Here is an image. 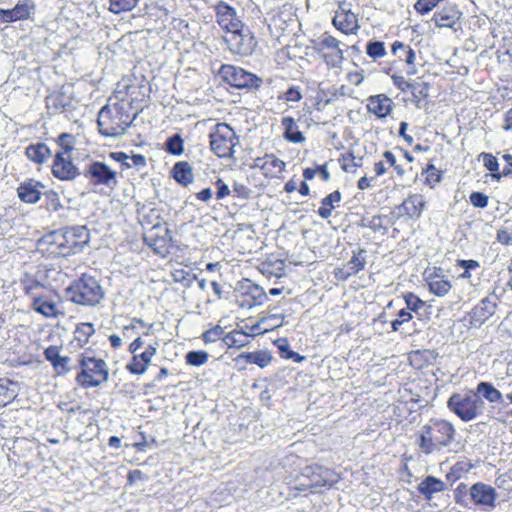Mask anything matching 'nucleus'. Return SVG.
<instances>
[{"label": "nucleus", "mask_w": 512, "mask_h": 512, "mask_svg": "<svg viewBox=\"0 0 512 512\" xmlns=\"http://www.w3.org/2000/svg\"><path fill=\"white\" fill-rule=\"evenodd\" d=\"M279 100H285L287 102H299L302 99L301 91L298 87H290L286 92L278 96Z\"/></svg>", "instance_id": "obj_52"}, {"label": "nucleus", "mask_w": 512, "mask_h": 512, "mask_svg": "<svg viewBox=\"0 0 512 512\" xmlns=\"http://www.w3.org/2000/svg\"><path fill=\"white\" fill-rule=\"evenodd\" d=\"M65 292L68 300L83 306H96L104 296L99 282L86 274L71 283Z\"/></svg>", "instance_id": "obj_4"}, {"label": "nucleus", "mask_w": 512, "mask_h": 512, "mask_svg": "<svg viewBox=\"0 0 512 512\" xmlns=\"http://www.w3.org/2000/svg\"><path fill=\"white\" fill-rule=\"evenodd\" d=\"M47 290L43 284L38 281L29 279L24 282V291L31 298V303L35 297L40 296Z\"/></svg>", "instance_id": "obj_42"}, {"label": "nucleus", "mask_w": 512, "mask_h": 512, "mask_svg": "<svg viewBox=\"0 0 512 512\" xmlns=\"http://www.w3.org/2000/svg\"><path fill=\"white\" fill-rule=\"evenodd\" d=\"M247 335L240 331H234L232 333H229L225 335L224 342L228 346H238L241 347L244 344V339Z\"/></svg>", "instance_id": "obj_51"}, {"label": "nucleus", "mask_w": 512, "mask_h": 512, "mask_svg": "<svg viewBox=\"0 0 512 512\" xmlns=\"http://www.w3.org/2000/svg\"><path fill=\"white\" fill-rule=\"evenodd\" d=\"M460 12L454 6L444 7L434 14V21L438 27H453L459 19Z\"/></svg>", "instance_id": "obj_32"}, {"label": "nucleus", "mask_w": 512, "mask_h": 512, "mask_svg": "<svg viewBox=\"0 0 512 512\" xmlns=\"http://www.w3.org/2000/svg\"><path fill=\"white\" fill-rule=\"evenodd\" d=\"M53 175L60 180H73L80 172L72 163L70 155L65 156L64 153L57 152L52 166Z\"/></svg>", "instance_id": "obj_14"}, {"label": "nucleus", "mask_w": 512, "mask_h": 512, "mask_svg": "<svg viewBox=\"0 0 512 512\" xmlns=\"http://www.w3.org/2000/svg\"><path fill=\"white\" fill-rule=\"evenodd\" d=\"M366 54L373 58L378 59L386 55V49L384 42L381 41H370L366 46Z\"/></svg>", "instance_id": "obj_45"}, {"label": "nucleus", "mask_w": 512, "mask_h": 512, "mask_svg": "<svg viewBox=\"0 0 512 512\" xmlns=\"http://www.w3.org/2000/svg\"><path fill=\"white\" fill-rule=\"evenodd\" d=\"M473 468L474 464L468 458H463L451 465L448 473L445 474V479L451 484L455 483L468 474Z\"/></svg>", "instance_id": "obj_31"}, {"label": "nucleus", "mask_w": 512, "mask_h": 512, "mask_svg": "<svg viewBox=\"0 0 512 512\" xmlns=\"http://www.w3.org/2000/svg\"><path fill=\"white\" fill-rule=\"evenodd\" d=\"M342 199L341 193L336 190L322 199V206L318 209L321 218L327 219L332 215L334 204L339 203Z\"/></svg>", "instance_id": "obj_35"}, {"label": "nucleus", "mask_w": 512, "mask_h": 512, "mask_svg": "<svg viewBox=\"0 0 512 512\" xmlns=\"http://www.w3.org/2000/svg\"><path fill=\"white\" fill-rule=\"evenodd\" d=\"M392 104L393 102L389 97L380 94L369 97L367 108L369 112L375 114L377 117L384 118L390 114Z\"/></svg>", "instance_id": "obj_26"}, {"label": "nucleus", "mask_w": 512, "mask_h": 512, "mask_svg": "<svg viewBox=\"0 0 512 512\" xmlns=\"http://www.w3.org/2000/svg\"><path fill=\"white\" fill-rule=\"evenodd\" d=\"M251 167L261 170L266 177L274 178L279 177L284 171L285 162L273 154H266L263 157H257Z\"/></svg>", "instance_id": "obj_17"}, {"label": "nucleus", "mask_w": 512, "mask_h": 512, "mask_svg": "<svg viewBox=\"0 0 512 512\" xmlns=\"http://www.w3.org/2000/svg\"><path fill=\"white\" fill-rule=\"evenodd\" d=\"M427 386H404L400 387L398 393L400 394V403H423L427 402L425 395L427 394Z\"/></svg>", "instance_id": "obj_27"}, {"label": "nucleus", "mask_w": 512, "mask_h": 512, "mask_svg": "<svg viewBox=\"0 0 512 512\" xmlns=\"http://www.w3.org/2000/svg\"><path fill=\"white\" fill-rule=\"evenodd\" d=\"M455 437L456 429L451 422L432 418L415 434V444L424 455H432L448 448Z\"/></svg>", "instance_id": "obj_1"}, {"label": "nucleus", "mask_w": 512, "mask_h": 512, "mask_svg": "<svg viewBox=\"0 0 512 512\" xmlns=\"http://www.w3.org/2000/svg\"><path fill=\"white\" fill-rule=\"evenodd\" d=\"M94 333L95 329L92 323H80L74 331V337L81 345H85Z\"/></svg>", "instance_id": "obj_39"}, {"label": "nucleus", "mask_w": 512, "mask_h": 512, "mask_svg": "<svg viewBox=\"0 0 512 512\" xmlns=\"http://www.w3.org/2000/svg\"><path fill=\"white\" fill-rule=\"evenodd\" d=\"M497 240L502 245H512V224H505L498 230Z\"/></svg>", "instance_id": "obj_48"}, {"label": "nucleus", "mask_w": 512, "mask_h": 512, "mask_svg": "<svg viewBox=\"0 0 512 512\" xmlns=\"http://www.w3.org/2000/svg\"><path fill=\"white\" fill-rule=\"evenodd\" d=\"M283 127V138L291 143L298 144L305 141L304 134L300 131L299 126L292 117H283L281 120Z\"/></svg>", "instance_id": "obj_29"}, {"label": "nucleus", "mask_w": 512, "mask_h": 512, "mask_svg": "<svg viewBox=\"0 0 512 512\" xmlns=\"http://www.w3.org/2000/svg\"><path fill=\"white\" fill-rule=\"evenodd\" d=\"M439 1L440 0H418L414 8L420 14H426L436 7Z\"/></svg>", "instance_id": "obj_54"}, {"label": "nucleus", "mask_w": 512, "mask_h": 512, "mask_svg": "<svg viewBox=\"0 0 512 512\" xmlns=\"http://www.w3.org/2000/svg\"><path fill=\"white\" fill-rule=\"evenodd\" d=\"M474 393L479 394L480 401L483 398L488 402L494 403L501 399V393L494 386H476Z\"/></svg>", "instance_id": "obj_40"}, {"label": "nucleus", "mask_w": 512, "mask_h": 512, "mask_svg": "<svg viewBox=\"0 0 512 512\" xmlns=\"http://www.w3.org/2000/svg\"><path fill=\"white\" fill-rule=\"evenodd\" d=\"M131 163H125L126 168L136 167L137 169L144 168L146 166V158L141 154H135L129 157Z\"/></svg>", "instance_id": "obj_62"}, {"label": "nucleus", "mask_w": 512, "mask_h": 512, "mask_svg": "<svg viewBox=\"0 0 512 512\" xmlns=\"http://www.w3.org/2000/svg\"><path fill=\"white\" fill-rule=\"evenodd\" d=\"M110 97L108 104L103 106L97 118L99 132L106 137H118L126 133L135 119L131 116V103L128 100L121 99L112 103Z\"/></svg>", "instance_id": "obj_2"}, {"label": "nucleus", "mask_w": 512, "mask_h": 512, "mask_svg": "<svg viewBox=\"0 0 512 512\" xmlns=\"http://www.w3.org/2000/svg\"><path fill=\"white\" fill-rule=\"evenodd\" d=\"M391 51L394 55L398 57L400 61H403L407 64V74L414 75L417 70L415 67L416 53L415 51L408 45L400 41H395L392 44Z\"/></svg>", "instance_id": "obj_24"}, {"label": "nucleus", "mask_w": 512, "mask_h": 512, "mask_svg": "<svg viewBox=\"0 0 512 512\" xmlns=\"http://www.w3.org/2000/svg\"><path fill=\"white\" fill-rule=\"evenodd\" d=\"M209 139L210 148L218 157L234 158V148L239 144V138L228 124H216Z\"/></svg>", "instance_id": "obj_6"}, {"label": "nucleus", "mask_w": 512, "mask_h": 512, "mask_svg": "<svg viewBox=\"0 0 512 512\" xmlns=\"http://www.w3.org/2000/svg\"><path fill=\"white\" fill-rule=\"evenodd\" d=\"M155 352H156L155 348H153L152 346H149L145 349L144 352H142L141 354H137V356H139L141 361H143L147 365L150 362L153 355L155 354Z\"/></svg>", "instance_id": "obj_64"}, {"label": "nucleus", "mask_w": 512, "mask_h": 512, "mask_svg": "<svg viewBox=\"0 0 512 512\" xmlns=\"http://www.w3.org/2000/svg\"><path fill=\"white\" fill-rule=\"evenodd\" d=\"M31 306L34 311L47 318H57L59 315H63L58 295L49 290H45L40 296L35 297Z\"/></svg>", "instance_id": "obj_12"}, {"label": "nucleus", "mask_w": 512, "mask_h": 512, "mask_svg": "<svg viewBox=\"0 0 512 512\" xmlns=\"http://www.w3.org/2000/svg\"><path fill=\"white\" fill-rule=\"evenodd\" d=\"M145 479L146 475H144L140 469L130 470L127 475V485L132 486Z\"/></svg>", "instance_id": "obj_61"}, {"label": "nucleus", "mask_w": 512, "mask_h": 512, "mask_svg": "<svg viewBox=\"0 0 512 512\" xmlns=\"http://www.w3.org/2000/svg\"><path fill=\"white\" fill-rule=\"evenodd\" d=\"M391 79L393 84L402 92L415 89V84L408 82L402 75L393 74Z\"/></svg>", "instance_id": "obj_53"}, {"label": "nucleus", "mask_w": 512, "mask_h": 512, "mask_svg": "<svg viewBox=\"0 0 512 512\" xmlns=\"http://www.w3.org/2000/svg\"><path fill=\"white\" fill-rule=\"evenodd\" d=\"M224 330L220 326H215L202 334V339L205 343H213L221 339Z\"/></svg>", "instance_id": "obj_50"}, {"label": "nucleus", "mask_w": 512, "mask_h": 512, "mask_svg": "<svg viewBox=\"0 0 512 512\" xmlns=\"http://www.w3.org/2000/svg\"><path fill=\"white\" fill-rule=\"evenodd\" d=\"M58 236H63L62 229L49 233L43 237L42 241L44 244L49 246L51 253L62 256L63 241H60Z\"/></svg>", "instance_id": "obj_37"}, {"label": "nucleus", "mask_w": 512, "mask_h": 512, "mask_svg": "<svg viewBox=\"0 0 512 512\" xmlns=\"http://www.w3.org/2000/svg\"><path fill=\"white\" fill-rule=\"evenodd\" d=\"M59 408L62 411H66L67 413L71 414L89 415V420H91L94 416V413L90 409L83 408L74 402H60Z\"/></svg>", "instance_id": "obj_43"}, {"label": "nucleus", "mask_w": 512, "mask_h": 512, "mask_svg": "<svg viewBox=\"0 0 512 512\" xmlns=\"http://www.w3.org/2000/svg\"><path fill=\"white\" fill-rule=\"evenodd\" d=\"M167 235L168 228L158 220L152 226L151 230L144 234V241L156 250L158 247H163L165 245Z\"/></svg>", "instance_id": "obj_28"}, {"label": "nucleus", "mask_w": 512, "mask_h": 512, "mask_svg": "<svg viewBox=\"0 0 512 512\" xmlns=\"http://www.w3.org/2000/svg\"><path fill=\"white\" fill-rule=\"evenodd\" d=\"M216 185L218 188L216 193L217 199H223L230 194L228 185H226L221 179L217 180Z\"/></svg>", "instance_id": "obj_63"}, {"label": "nucleus", "mask_w": 512, "mask_h": 512, "mask_svg": "<svg viewBox=\"0 0 512 512\" xmlns=\"http://www.w3.org/2000/svg\"><path fill=\"white\" fill-rule=\"evenodd\" d=\"M79 365L81 372L76 379L80 384H102L108 381L109 372L104 360L83 354Z\"/></svg>", "instance_id": "obj_7"}, {"label": "nucleus", "mask_w": 512, "mask_h": 512, "mask_svg": "<svg viewBox=\"0 0 512 512\" xmlns=\"http://www.w3.org/2000/svg\"><path fill=\"white\" fill-rule=\"evenodd\" d=\"M484 166L487 170L493 172H497L499 168L498 160L495 156L489 153H482Z\"/></svg>", "instance_id": "obj_58"}, {"label": "nucleus", "mask_w": 512, "mask_h": 512, "mask_svg": "<svg viewBox=\"0 0 512 512\" xmlns=\"http://www.w3.org/2000/svg\"><path fill=\"white\" fill-rule=\"evenodd\" d=\"M286 313L278 307L269 308L266 314L252 327L257 333H265L274 330L285 324Z\"/></svg>", "instance_id": "obj_15"}, {"label": "nucleus", "mask_w": 512, "mask_h": 512, "mask_svg": "<svg viewBox=\"0 0 512 512\" xmlns=\"http://www.w3.org/2000/svg\"><path fill=\"white\" fill-rule=\"evenodd\" d=\"M74 137L68 133H62L58 136L57 143L60 146L61 150L59 152L64 153L65 156L69 155V153L74 149Z\"/></svg>", "instance_id": "obj_47"}, {"label": "nucleus", "mask_w": 512, "mask_h": 512, "mask_svg": "<svg viewBox=\"0 0 512 512\" xmlns=\"http://www.w3.org/2000/svg\"><path fill=\"white\" fill-rule=\"evenodd\" d=\"M233 52L240 55H249L253 52L256 42L250 31L244 30L242 26L237 31H230L227 39Z\"/></svg>", "instance_id": "obj_13"}, {"label": "nucleus", "mask_w": 512, "mask_h": 512, "mask_svg": "<svg viewBox=\"0 0 512 512\" xmlns=\"http://www.w3.org/2000/svg\"><path fill=\"white\" fill-rule=\"evenodd\" d=\"M209 354L205 351H190L186 354V362L192 366H201L208 361Z\"/></svg>", "instance_id": "obj_46"}, {"label": "nucleus", "mask_w": 512, "mask_h": 512, "mask_svg": "<svg viewBox=\"0 0 512 512\" xmlns=\"http://www.w3.org/2000/svg\"><path fill=\"white\" fill-rule=\"evenodd\" d=\"M444 489V482L432 475L426 476L418 485V491L424 495L425 500H431L433 494L442 492Z\"/></svg>", "instance_id": "obj_30"}, {"label": "nucleus", "mask_w": 512, "mask_h": 512, "mask_svg": "<svg viewBox=\"0 0 512 512\" xmlns=\"http://www.w3.org/2000/svg\"><path fill=\"white\" fill-rule=\"evenodd\" d=\"M366 250L359 248L357 251H353L352 258L347 262L346 267L348 268L349 275L356 274L366 265Z\"/></svg>", "instance_id": "obj_36"}, {"label": "nucleus", "mask_w": 512, "mask_h": 512, "mask_svg": "<svg viewBox=\"0 0 512 512\" xmlns=\"http://www.w3.org/2000/svg\"><path fill=\"white\" fill-rule=\"evenodd\" d=\"M454 500L463 507L475 505L484 510H492L497 500V491L482 482H476L472 486L461 483L454 490Z\"/></svg>", "instance_id": "obj_3"}, {"label": "nucleus", "mask_w": 512, "mask_h": 512, "mask_svg": "<svg viewBox=\"0 0 512 512\" xmlns=\"http://www.w3.org/2000/svg\"><path fill=\"white\" fill-rule=\"evenodd\" d=\"M34 3L31 0L19 2L12 9H0V21L4 23L26 20L34 10Z\"/></svg>", "instance_id": "obj_21"}, {"label": "nucleus", "mask_w": 512, "mask_h": 512, "mask_svg": "<svg viewBox=\"0 0 512 512\" xmlns=\"http://www.w3.org/2000/svg\"><path fill=\"white\" fill-rule=\"evenodd\" d=\"M405 302L407 308L415 312L424 306V302L419 297L412 293H409L408 295L405 296Z\"/></svg>", "instance_id": "obj_57"}, {"label": "nucleus", "mask_w": 512, "mask_h": 512, "mask_svg": "<svg viewBox=\"0 0 512 512\" xmlns=\"http://www.w3.org/2000/svg\"><path fill=\"white\" fill-rule=\"evenodd\" d=\"M215 9L217 22L228 32L237 31L242 26V23L238 18L235 9L227 3L220 1L216 5Z\"/></svg>", "instance_id": "obj_16"}, {"label": "nucleus", "mask_w": 512, "mask_h": 512, "mask_svg": "<svg viewBox=\"0 0 512 512\" xmlns=\"http://www.w3.org/2000/svg\"><path fill=\"white\" fill-rule=\"evenodd\" d=\"M340 41L337 40L332 35H329L328 33H324L322 37L320 38L318 45L321 49H328L331 50L329 54L324 55V60L328 65H331L333 67L340 64L343 60V50L340 48Z\"/></svg>", "instance_id": "obj_18"}, {"label": "nucleus", "mask_w": 512, "mask_h": 512, "mask_svg": "<svg viewBox=\"0 0 512 512\" xmlns=\"http://www.w3.org/2000/svg\"><path fill=\"white\" fill-rule=\"evenodd\" d=\"M426 201L423 195L408 196L400 206V210L410 218H419L425 209Z\"/></svg>", "instance_id": "obj_25"}, {"label": "nucleus", "mask_w": 512, "mask_h": 512, "mask_svg": "<svg viewBox=\"0 0 512 512\" xmlns=\"http://www.w3.org/2000/svg\"><path fill=\"white\" fill-rule=\"evenodd\" d=\"M83 175L94 186H105L114 189L118 184L117 172L104 162H91L86 166Z\"/></svg>", "instance_id": "obj_10"}, {"label": "nucleus", "mask_w": 512, "mask_h": 512, "mask_svg": "<svg viewBox=\"0 0 512 512\" xmlns=\"http://www.w3.org/2000/svg\"><path fill=\"white\" fill-rule=\"evenodd\" d=\"M469 199L470 203L477 208H485L488 205V196L481 192H472Z\"/></svg>", "instance_id": "obj_56"}, {"label": "nucleus", "mask_w": 512, "mask_h": 512, "mask_svg": "<svg viewBox=\"0 0 512 512\" xmlns=\"http://www.w3.org/2000/svg\"><path fill=\"white\" fill-rule=\"evenodd\" d=\"M425 279L430 292L438 297L448 294L452 287L450 281L443 276L440 268L430 272Z\"/></svg>", "instance_id": "obj_23"}, {"label": "nucleus", "mask_w": 512, "mask_h": 512, "mask_svg": "<svg viewBox=\"0 0 512 512\" xmlns=\"http://www.w3.org/2000/svg\"><path fill=\"white\" fill-rule=\"evenodd\" d=\"M244 357L248 363L256 364L261 368L266 367L271 361V356L263 351L251 352L246 354Z\"/></svg>", "instance_id": "obj_41"}, {"label": "nucleus", "mask_w": 512, "mask_h": 512, "mask_svg": "<svg viewBox=\"0 0 512 512\" xmlns=\"http://www.w3.org/2000/svg\"><path fill=\"white\" fill-rule=\"evenodd\" d=\"M45 186L35 179H27L20 183L17 194L21 201L29 204L37 203Z\"/></svg>", "instance_id": "obj_20"}, {"label": "nucleus", "mask_w": 512, "mask_h": 512, "mask_svg": "<svg viewBox=\"0 0 512 512\" xmlns=\"http://www.w3.org/2000/svg\"><path fill=\"white\" fill-rule=\"evenodd\" d=\"M128 369L134 374H141L145 371L146 363L141 361L137 354L134 355L133 361L127 366Z\"/></svg>", "instance_id": "obj_60"}, {"label": "nucleus", "mask_w": 512, "mask_h": 512, "mask_svg": "<svg viewBox=\"0 0 512 512\" xmlns=\"http://www.w3.org/2000/svg\"><path fill=\"white\" fill-rule=\"evenodd\" d=\"M15 397L14 389L8 386H0V408L7 406Z\"/></svg>", "instance_id": "obj_55"}, {"label": "nucleus", "mask_w": 512, "mask_h": 512, "mask_svg": "<svg viewBox=\"0 0 512 512\" xmlns=\"http://www.w3.org/2000/svg\"><path fill=\"white\" fill-rule=\"evenodd\" d=\"M44 355L58 375H65L71 371L73 367L72 359L68 356L61 355L60 347L51 345L45 349Z\"/></svg>", "instance_id": "obj_19"}, {"label": "nucleus", "mask_w": 512, "mask_h": 512, "mask_svg": "<svg viewBox=\"0 0 512 512\" xmlns=\"http://www.w3.org/2000/svg\"><path fill=\"white\" fill-rule=\"evenodd\" d=\"M25 154L31 161L41 164L51 155V151L46 144L37 143L29 145Z\"/></svg>", "instance_id": "obj_34"}, {"label": "nucleus", "mask_w": 512, "mask_h": 512, "mask_svg": "<svg viewBox=\"0 0 512 512\" xmlns=\"http://www.w3.org/2000/svg\"><path fill=\"white\" fill-rule=\"evenodd\" d=\"M219 74L226 83L238 89H256L262 84L261 78L232 65H222Z\"/></svg>", "instance_id": "obj_9"}, {"label": "nucleus", "mask_w": 512, "mask_h": 512, "mask_svg": "<svg viewBox=\"0 0 512 512\" xmlns=\"http://www.w3.org/2000/svg\"><path fill=\"white\" fill-rule=\"evenodd\" d=\"M63 236H58L63 241L62 256L77 254L83 250L90 240V232L86 226L77 225L62 228Z\"/></svg>", "instance_id": "obj_8"}, {"label": "nucleus", "mask_w": 512, "mask_h": 512, "mask_svg": "<svg viewBox=\"0 0 512 512\" xmlns=\"http://www.w3.org/2000/svg\"><path fill=\"white\" fill-rule=\"evenodd\" d=\"M165 150L175 156H179L184 152V139L180 134H173L165 141Z\"/></svg>", "instance_id": "obj_38"}, {"label": "nucleus", "mask_w": 512, "mask_h": 512, "mask_svg": "<svg viewBox=\"0 0 512 512\" xmlns=\"http://www.w3.org/2000/svg\"><path fill=\"white\" fill-rule=\"evenodd\" d=\"M279 349L281 351V355L283 358H286V359H293L294 361L296 362H301L302 360H304V357L303 356H300L298 353L294 352V351H291L289 349V345L288 343H285L283 345H280L279 346Z\"/></svg>", "instance_id": "obj_59"}, {"label": "nucleus", "mask_w": 512, "mask_h": 512, "mask_svg": "<svg viewBox=\"0 0 512 512\" xmlns=\"http://www.w3.org/2000/svg\"><path fill=\"white\" fill-rule=\"evenodd\" d=\"M481 404L479 394L474 393L473 390L456 392L448 399V409L464 422L473 420L479 415Z\"/></svg>", "instance_id": "obj_5"}, {"label": "nucleus", "mask_w": 512, "mask_h": 512, "mask_svg": "<svg viewBox=\"0 0 512 512\" xmlns=\"http://www.w3.org/2000/svg\"><path fill=\"white\" fill-rule=\"evenodd\" d=\"M496 303L494 298L486 297L477 304L471 311V324L474 326L486 322L495 313Z\"/></svg>", "instance_id": "obj_22"}, {"label": "nucleus", "mask_w": 512, "mask_h": 512, "mask_svg": "<svg viewBox=\"0 0 512 512\" xmlns=\"http://www.w3.org/2000/svg\"><path fill=\"white\" fill-rule=\"evenodd\" d=\"M139 0H110V11L118 14L124 11H131Z\"/></svg>", "instance_id": "obj_44"}, {"label": "nucleus", "mask_w": 512, "mask_h": 512, "mask_svg": "<svg viewBox=\"0 0 512 512\" xmlns=\"http://www.w3.org/2000/svg\"><path fill=\"white\" fill-rule=\"evenodd\" d=\"M172 173L175 181L183 186L193 182L192 167L186 161L177 162L172 169Z\"/></svg>", "instance_id": "obj_33"}, {"label": "nucleus", "mask_w": 512, "mask_h": 512, "mask_svg": "<svg viewBox=\"0 0 512 512\" xmlns=\"http://www.w3.org/2000/svg\"><path fill=\"white\" fill-rule=\"evenodd\" d=\"M332 23L336 29L349 35L359 29L358 15L352 11V3L345 0L338 2Z\"/></svg>", "instance_id": "obj_11"}, {"label": "nucleus", "mask_w": 512, "mask_h": 512, "mask_svg": "<svg viewBox=\"0 0 512 512\" xmlns=\"http://www.w3.org/2000/svg\"><path fill=\"white\" fill-rule=\"evenodd\" d=\"M457 266L464 269V272L460 275L463 279H469L471 277L470 271L480 267V264L476 260H457Z\"/></svg>", "instance_id": "obj_49"}]
</instances>
